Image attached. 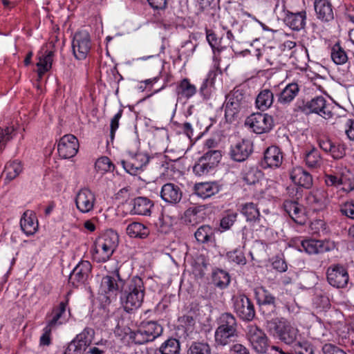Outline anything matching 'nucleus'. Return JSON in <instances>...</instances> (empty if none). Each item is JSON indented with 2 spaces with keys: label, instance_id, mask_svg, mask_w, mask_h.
<instances>
[{
  "label": "nucleus",
  "instance_id": "1",
  "mask_svg": "<svg viewBox=\"0 0 354 354\" xmlns=\"http://www.w3.org/2000/svg\"><path fill=\"white\" fill-rule=\"evenodd\" d=\"M105 268L107 274L101 279L99 295L102 301L110 304L121 295L126 281L131 276V268L129 263L118 261H111Z\"/></svg>",
  "mask_w": 354,
  "mask_h": 354
},
{
  "label": "nucleus",
  "instance_id": "2",
  "mask_svg": "<svg viewBox=\"0 0 354 354\" xmlns=\"http://www.w3.org/2000/svg\"><path fill=\"white\" fill-rule=\"evenodd\" d=\"M145 288L142 279L133 277L126 281L125 288L122 290L120 299L124 310L129 312L138 308L142 304Z\"/></svg>",
  "mask_w": 354,
  "mask_h": 354
},
{
  "label": "nucleus",
  "instance_id": "3",
  "mask_svg": "<svg viewBox=\"0 0 354 354\" xmlns=\"http://www.w3.org/2000/svg\"><path fill=\"white\" fill-rule=\"evenodd\" d=\"M266 327L270 334L286 344H296L301 339L299 329L284 318L267 321Z\"/></svg>",
  "mask_w": 354,
  "mask_h": 354
},
{
  "label": "nucleus",
  "instance_id": "4",
  "mask_svg": "<svg viewBox=\"0 0 354 354\" xmlns=\"http://www.w3.org/2000/svg\"><path fill=\"white\" fill-rule=\"evenodd\" d=\"M217 324L218 327L214 333L215 343L217 346H226L238 337L236 319L232 313L221 314Z\"/></svg>",
  "mask_w": 354,
  "mask_h": 354
},
{
  "label": "nucleus",
  "instance_id": "5",
  "mask_svg": "<svg viewBox=\"0 0 354 354\" xmlns=\"http://www.w3.org/2000/svg\"><path fill=\"white\" fill-rule=\"evenodd\" d=\"M333 106L323 96H317L310 100L299 99L295 104L294 111L305 115L316 113L325 119L332 118Z\"/></svg>",
  "mask_w": 354,
  "mask_h": 354
},
{
  "label": "nucleus",
  "instance_id": "6",
  "mask_svg": "<svg viewBox=\"0 0 354 354\" xmlns=\"http://www.w3.org/2000/svg\"><path fill=\"white\" fill-rule=\"evenodd\" d=\"M119 237L113 230L107 231L97 238L94 244L93 259L96 262L107 261L117 248Z\"/></svg>",
  "mask_w": 354,
  "mask_h": 354
},
{
  "label": "nucleus",
  "instance_id": "7",
  "mask_svg": "<svg viewBox=\"0 0 354 354\" xmlns=\"http://www.w3.org/2000/svg\"><path fill=\"white\" fill-rule=\"evenodd\" d=\"M250 96L243 90L234 88L225 99V116L232 120L241 112H245L250 105Z\"/></svg>",
  "mask_w": 354,
  "mask_h": 354
},
{
  "label": "nucleus",
  "instance_id": "8",
  "mask_svg": "<svg viewBox=\"0 0 354 354\" xmlns=\"http://www.w3.org/2000/svg\"><path fill=\"white\" fill-rule=\"evenodd\" d=\"M163 328L157 322H143L138 330L133 333V339L136 344H142L154 340L162 333Z\"/></svg>",
  "mask_w": 354,
  "mask_h": 354
},
{
  "label": "nucleus",
  "instance_id": "9",
  "mask_svg": "<svg viewBox=\"0 0 354 354\" xmlns=\"http://www.w3.org/2000/svg\"><path fill=\"white\" fill-rule=\"evenodd\" d=\"M222 155L219 150H209L205 153L193 167V171L198 176L206 175L212 171L221 161Z\"/></svg>",
  "mask_w": 354,
  "mask_h": 354
},
{
  "label": "nucleus",
  "instance_id": "10",
  "mask_svg": "<svg viewBox=\"0 0 354 354\" xmlns=\"http://www.w3.org/2000/svg\"><path fill=\"white\" fill-rule=\"evenodd\" d=\"M91 48L89 34L86 31L76 32L72 41L73 54L78 60L84 59Z\"/></svg>",
  "mask_w": 354,
  "mask_h": 354
},
{
  "label": "nucleus",
  "instance_id": "11",
  "mask_svg": "<svg viewBox=\"0 0 354 354\" xmlns=\"http://www.w3.org/2000/svg\"><path fill=\"white\" fill-rule=\"evenodd\" d=\"M252 131L258 134L269 132L273 127L272 117L267 113H256L249 116L245 121Z\"/></svg>",
  "mask_w": 354,
  "mask_h": 354
},
{
  "label": "nucleus",
  "instance_id": "12",
  "mask_svg": "<svg viewBox=\"0 0 354 354\" xmlns=\"http://www.w3.org/2000/svg\"><path fill=\"white\" fill-rule=\"evenodd\" d=\"M68 305V299L67 295L65 300L60 301L58 305L55 306L51 312L46 315L48 319L47 325L55 328L65 323L71 315L69 308H68L67 313Z\"/></svg>",
  "mask_w": 354,
  "mask_h": 354
},
{
  "label": "nucleus",
  "instance_id": "13",
  "mask_svg": "<svg viewBox=\"0 0 354 354\" xmlns=\"http://www.w3.org/2000/svg\"><path fill=\"white\" fill-rule=\"evenodd\" d=\"M326 275L329 284L337 288H345L349 281L347 270L339 264L330 266L327 269Z\"/></svg>",
  "mask_w": 354,
  "mask_h": 354
},
{
  "label": "nucleus",
  "instance_id": "14",
  "mask_svg": "<svg viewBox=\"0 0 354 354\" xmlns=\"http://www.w3.org/2000/svg\"><path fill=\"white\" fill-rule=\"evenodd\" d=\"M234 310L243 321H252L255 316L254 304L245 295H239L234 298Z\"/></svg>",
  "mask_w": 354,
  "mask_h": 354
},
{
  "label": "nucleus",
  "instance_id": "15",
  "mask_svg": "<svg viewBox=\"0 0 354 354\" xmlns=\"http://www.w3.org/2000/svg\"><path fill=\"white\" fill-rule=\"evenodd\" d=\"M149 157L143 153H129L127 160H122L121 164L126 171L131 175H137L148 164Z\"/></svg>",
  "mask_w": 354,
  "mask_h": 354
},
{
  "label": "nucleus",
  "instance_id": "16",
  "mask_svg": "<svg viewBox=\"0 0 354 354\" xmlns=\"http://www.w3.org/2000/svg\"><path fill=\"white\" fill-rule=\"evenodd\" d=\"M79 149L77 138L72 134H66L62 137L57 144V151L60 157L64 159L73 158Z\"/></svg>",
  "mask_w": 354,
  "mask_h": 354
},
{
  "label": "nucleus",
  "instance_id": "17",
  "mask_svg": "<svg viewBox=\"0 0 354 354\" xmlns=\"http://www.w3.org/2000/svg\"><path fill=\"white\" fill-rule=\"evenodd\" d=\"M247 337L253 348L258 353H266L268 338L264 332L255 325L247 327Z\"/></svg>",
  "mask_w": 354,
  "mask_h": 354
},
{
  "label": "nucleus",
  "instance_id": "18",
  "mask_svg": "<svg viewBox=\"0 0 354 354\" xmlns=\"http://www.w3.org/2000/svg\"><path fill=\"white\" fill-rule=\"evenodd\" d=\"M91 268V264L88 261H82L79 263L69 276V283L75 287H78L80 285L84 283L88 278Z\"/></svg>",
  "mask_w": 354,
  "mask_h": 354
},
{
  "label": "nucleus",
  "instance_id": "19",
  "mask_svg": "<svg viewBox=\"0 0 354 354\" xmlns=\"http://www.w3.org/2000/svg\"><path fill=\"white\" fill-rule=\"evenodd\" d=\"M333 246L329 241L304 239L301 241L299 250L314 254L329 251Z\"/></svg>",
  "mask_w": 354,
  "mask_h": 354
},
{
  "label": "nucleus",
  "instance_id": "20",
  "mask_svg": "<svg viewBox=\"0 0 354 354\" xmlns=\"http://www.w3.org/2000/svg\"><path fill=\"white\" fill-rule=\"evenodd\" d=\"M95 196L87 188L81 189L75 197V205L77 209L82 213H88L93 209Z\"/></svg>",
  "mask_w": 354,
  "mask_h": 354
},
{
  "label": "nucleus",
  "instance_id": "21",
  "mask_svg": "<svg viewBox=\"0 0 354 354\" xmlns=\"http://www.w3.org/2000/svg\"><path fill=\"white\" fill-rule=\"evenodd\" d=\"M252 151V144L249 140H243L231 147L230 156L237 162L244 161Z\"/></svg>",
  "mask_w": 354,
  "mask_h": 354
},
{
  "label": "nucleus",
  "instance_id": "22",
  "mask_svg": "<svg viewBox=\"0 0 354 354\" xmlns=\"http://www.w3.org/2000/svg\"><path fill=\"white\" fill-rule=\"evenodd\" d=\"M182 196V190L174 183H166L161 188L160 197L167 203L177 204L180 201Z\"/></svg>",
  "mask_w": 354,
  "mask_h": 354
},
{
  "label": "nucleus",
  "instance_id": "23",
  "mask_svg": "<svg viewBox=\"0 0 354 354\" xmlns=\"http://www.w3.org/2000/svg\"><path fill=\"white\" fill-rule=\"evenodd\" d=\"M283 162L281 149L277 146L269 147L264 152L262 165L264 167L278 168Z\"/></svg>",
  "mask_w": 354,
  "mask_h": 354
},
{
  "label": "nucleus",
  "instance_id": "24",
  "mask_svg": "<svg viewBox=\"0 0 354 354\" xmlns=\"http://www.w3.org/2000/svg\"><path fill=\"white\" fill-rule=\"evenodd\" d=\"M306 200L314 211H319L327 205V193L323 189L313 190L307 195Z\"/></svg>",
  "mask_w": 354,
  "mask_h": 354
},
{
  "label": "nucleus",
  "instance_id": "25",
  "mask_svg": "<svg viewBox=\"0 0 354 354\" xmlns=\"http://www.w3.org/2000/svg\"><path fill=\"white\" fill-rule=\"evenodd\" d=\"M290 177L295 184L300 187L309 189L313 185L312 176L301 167L292 168Z\"/></svg>",
  "mask_w": 354,
  "mask_h": 354
},
{
  "label": "nucleus",
  "instance_id": "26",
  "mask_svg": "<svg viewBox=\"0 0 354 354\" xmlns=\"http://www.w3.org/2000/svg\"><path fill=\"white\" fill-rule=\"evenodd\" d=\"M306 12L305 11L292 12L286 11L284 23L293 30L299 31L303 29L306 25Z\"/></svg>",
  "mask_w": 354,
  "mask_h": 354
},
{
  "label": "nucleus",
  "instance_id": "27",
  "mask_svg": "<svg viewBox=\"0 0 354 354\" xmlns=\"http://www.w3.org/2000/svg\"><path fill=\"white\" fill-rule=\"evenodd\" d=\"M54 57V51L43 48L37 55L38 62L37 63V73L41 79L43 75L48 71L52 67Z\"/></svg>",
  "mask_w": 354,
  "mask_h": 354
},
{
  "label": "nucleus",
  "instance_id": "28",
  "mask_svg": "<svg viewBox=\"0 0 354 354\" xmlns=\"http://www.w3.org/2000/svg\"><path fill=\"white\" fill-rule=\"evenodd\" d=\"M20 226L27 236L35 234L39 227L35 214L30 210L26 211L20 220Z\"/></svg>",
  "mask_w": 354,
  "mask_h": 354
},
{
  "label": "nucleus",
  "instance_id": "29",
  "mask_svg": "<svg viewBox=\"0 0 354 354\" xmlns=\"http://www.w3.org/2000/svg\"><path fill=\"white\" fill-rule=\"evenodd\" d=\"M314 8L319 20L328 22L333 19V6L328 0H315Z\"/></svg>",
  "mask_w": 354,
  "mask_h": 354
},
{
  "label": "nucleus",
  "instance_id": "30",
  "mask_svg": "<svg viewBox=\"0 0 354 354\" xmlns=\"http://www.w3.org/2000/svg\"><path fill=\"white\" fill-rule=\"evenodd\" d=\"M283 208L290 217L297 223L302 225L304 223L305 217L304 209L301 206L295 201H285Z\"/></svg>",
  "mask_w": 354,
  "mask_h": 354
},
{
  "label": "nucleus",
  "instance_id": "31",
  "mask_svg": "<svg viewBox=\"0 0 354 354\" xmlns=\"http://www.w3.org/2000/svg\"><path fill=\"white\" fill-rule=\"evenodd\" d=\"M299 90L297 83L292 82L287 84L277 95V102L282 105L290 104L297 96Z\"/></svg>",
  "mask_w": 354,
  "mask_h": 354
},
{
  "label": "nucleus",
  "instance_id": "32",
  "mask_svg": "<svg viewBox=\"0 0 354 354\" xmlns=\"http://www.w3.org/2000/svg\"><path fill=\"white\" fill-rule=\"evenodd\" d=\"M220 189L219 185L216 182L199 183L194 186L195 194L204 199L218 194Z\"/></svg>",
  "mask_w": 354,
  "mask_h": 354
},
{
  "label": "nucleus",
  "instance_id": "33",
  "mask_svg": "<svg viewBox=\"0 0 354 354\" xmlns=\"http://www.w3.org/2000/svg\"><path fill=\"white\" fill-rule=\"evenodd\" d=\"M133 209L131 212L134 214L148 216L150 215L153 202L146 197H137L132 203Z\"/></svg>",
  "mask_w": 354,
  "mask_h": 354
},
{
  "label": "nucleus",
  "instance_id": "34",
  "mask_svg": "<svg viewBox=\"0 0 354 354\" xmlns=\"http://www.w3.org/2000/svg\"><path fill=\"white\" fill-rule=\"evenodd\" d=\"M197 91L196 86L192 84L187 78L182 80L177 85L176 92L180 98L189 99Z\"/></svg>",
  "mask_w": 354,
  "mask_h": 354
},
{
  "label": "nucleus",
  "instance_id": "35",
  "mask_svg": "<svg viewBox=\"0 0 354 354\" xmlns=\"http://www.w3.org/2000/svg\"><path fill=\"white\" fill-rule=\"evenodd\" d=\"M24 167L21 161L15 160L6 163L3 174H5V180L9 183L16 178L23 171Z\"/></svg>",
  "mask_w": 354,
  "mask_h": 354
},
{
  "label": "nucleus",
  "instance_id": "36",
  "mask_svg": "<svg viewBox=\"0 0 354 354\" xmlns=\"http://www.w3.org/2000/svg\"><path fill=\"white\" fill-rule=\"evenodd\" d=\"M127 234L131 238L145 239L149 234V230L141 223L133 222L128 225Z\"/></svg>",
  "mask_w": 354,
  "mask_h": 354
},
{
  "label": "nucleus",
  "instance_id": "37",
  "mask_svg": "<svg viewBox=\"0 0 354 354\" xmlns=\"http://www.w3.org/2000/svg\"><path fill=\"white\" fill-rule=\"evenodd\" d=\"M204 210L200 207L189 208L185 213V221L191 225H195L203 221Z\"/></svg>",
  "mask_w": 354,
  "mask_h": 354
},
{
  "label": "nucleus",
  "instance_id": "38",
  "mask_svg": "<svg viewBox=\"0 0 354 354\" xmlns=\"http://www.w3.org/2000/svg\"><path fill=\"white\" fill-rule=\"evenodd\" d=\"M274 101V95L269 89L261 91L256 98V106L261 110L265 111L271 106Z\"/></svg>",
  "mask_w": 354,
  "mask_h": 354
},
{
  "label": "nucleus",
  "instance_id": "39",
  "mask_svg": "<svg viewBox=\"0 0 354 354\" xmlns=\"http://www.w3.org/2000/svg\"><path fill=\"white\" fill-rule=\"evenodd\" d=\"M243 180L248 185H255L263 178V172L255 167H245L243 172Z\"/></svg>",
  "mask_w": 354,
  "mask_h": 354
},
{
  "label": "nucleus",
  "instance_id": "40",
  "mask_svg": "<svg viewBox=\"0 0 354 354\" xmlns=\"http://www.w3.org/2000/svg\"><path fill=\"white\" fill-rule=\"evenodd\" d=\"M339 180L344 192L348 193L354 189L353 175L346 167L339 169Z\"/></svg>",
  "mask_w": 354,
  "mask_h": 354
},
{
  "label": "nucleus",
  "instance_id": "41",
  "mask_svg": "<svg viewBox=\"0 0 354 354\" xmlns=\"http://www.w3.org/2000/svg\"><path fill=\"white\" fill-rule=\"evenodd\" d=\"M241 213L245 217L248 222L252 223L260 215L259 210L254 203H245L240 206Z\"/></svg>",
  "mask_w": 354,
  "mask_h": 354
},
{
  "label": "nucleus",
  "instance_id": "42",
  "mask_svg": "<svg viewBox=\"0 0 354 354\" xmlns=\"http://www.w3.org/2000/svg\"><path fill=\"white\" fill-rule=\"evenodd\" d=\"M258 301L261 306V309L264 310V308L267 306H270L271 310L273 312L275 310V297L271 294L268 290L265 288H261L259 292Z\"/></svg>",
  "mask_w": 354,
  "mask_h": 354
},
{
  "label": "nucleus",
  "instance_id": "43",
  "mask_svg": "<svg viewBox=\"0 0 354 354\" xmlns=\"http://www.w3.org/2000/svg\"><path fill=\"white\" fill-rule=\"evenodd\" d=\"M94 335V330L92 328L86 327L80 333L77 334L73 339L86 350L91 344Z\"/></svg>",
  "mask_w": 354,
  "mask_h": 354
},
{
  "label": "nucleus",
  "instance_id": "44",
  "mask_svg": "<svg viewBox=\"0 0 354 354\" xmlns=\"http://www.w3.org/2000/svg\"><path fill=\"white\" fill-rule=\"evenodd\" d=\"M330 57L333 62L337 65H342L348 61V56L344 49L336 43L330 50Z\"/></svg>",
  "mask_w": 354,
  "mask_h": 354
},
{
  "label": "nucleus",
  "instance_id": "45",
  "mask_svg": "<svg viewBox=\"0 0 354 354\" xmlns=\"http://www.w3.org/2000/svg\"><path fill=\"white\" fill-rule=\"evenodd\" d=\"M304 160L308 167L313 169L319 167L322 163L319 151L314 148L306 153Z\"/></svg>",
  "mask_w": 354,
  "mask_h": 354
},
{
  "label": "nucleus",
  "instance_id": "46",
  "mask_svg": "<svg viewBox=\"0 0 354 354\" xmlns=\"http://www.w3.org/2000/svg\"><path fill=\"white\" fill-rule=\"evenodd\" d=\"M215 77L216 73L214 71L209 72L207 77L204 80L200 88V93L205 100L209 99L211 95Z\"/></svg>",
  "mask_w": 354,
  "mask_h": 354
},
{
  "label": "nucleus",
  "instance_id": "47",
  "mask_svg": "<svg viewBox=\"0 0 354 354\" xmlns=\"http://www.w3.org/2000/svg\"><path fill=\"white\" fill-rule=\"evenodd\" d=\"M162 354H179L180 343L175 338H170L166 340L160 347Z\"/></svg>",
  "mask_w": 354,
  "mask_h": 354
},
{
  "label": "nucleus",
  "instance_id": "48",
  "mask_svg": "<svg viewBox=\"0 0 354 354\" xmlns=\"http://www.w3.org/2000/svg\"><path fill=\"white\" fill-rule=\"evenodd\" d=\"M214 234L213 229L207 225H201L194 234L196 240L202 243L209 242Z\"/></svg>",
  "mask_w": 354,
  "mask_h": 354
},
{
  "label": "nucleus",
  "instance_id": "49",
  "mask_svg": "<svg viewBox=\"0 0 354 354\" xmlns=\"http://www.w3.org/2000/svg\"><path fill=\"white\" fill-rule=\"evenodd\" d=\"M95 170L101 174L113 171L115 166L106 156H102L97 160L95 164Z\"/></svg>",
  "mask_w": 354,
  "mask_h": 354
},
{
  "label": "nucleus",
  "instance_id": "50",
  "mask_svg": "<svg viewBox=\"0 0 354 354\" xmlns=\"http://www.w3.org/2000/svg\"><path fill=\"white\" fill-rule=\"evenodd\" d=\"M230 278L227 272L224 270H218L214 272L213 282L216 286L220 288H224L228 286Z\"/></svg>",
  "mask_w": 354,
  "mask_h": 354
},
{
  "label": "nucleus",
  "instance_id": "51",
  "mask_svg": "<svg viewBox=\"0 0 354 354\" xmlns=\"http://www.w3.org/2000/svg\"><path fill=\"white\" fill-rule=\"evenodd\" d=\"M262 56L270 66L274 65L279 56V50L275 47L266 46L262 48Z\"/></svg>",
  "mask_w": 354,
  "mask_h": 354
},
{
  "label": "nucleus",
  "instance_id": "52",
  "mask_svg": "<svg viewBox=\"0 0 354 354\" xmlns=\"http://www.w3.org/2000/svg\"><path fill=\"white\" fill-rule=\"evenodd\" d=\"M293 349L295 354H315L313 346L306 340L295 344Z\"/></svg>",
  "mask_w": 354,
  "mask_h": 354
},
{
  "label": "nucleus",
  "instance_id": "53",
  "mask_svg": "<svg viewBox=\"0 0 354 354\" xmlns=\"http://www.w3.org/2000/svg\"><path fill=\"white\" fill-rule=\"evenodd\" d=\"M228 260L237 265H245L247 262L245 254L241 249H235L227 253Z\"/></svg>",
  "mask_w": 354,
  "mask_h": 354
},
{
  "label": "nucleus",
  "instance_id": "54",
  "mask_svg": "<svg viewBox=\"0 0 354 354\" xmlns=\"http://www.w3.org/2000/svg\"><path fill=\"white\" fill-rule=\"evenodd\" d=\"M187 354H211V348L207 343L194 342L189 347Z\"/></svg>",
  "mask_w": 354,
  "mask_h": 354
},
{
  "label": "nucleus",
  "instance_id": "55",
  "mask_svg": "<svg viewBox=\"0 0 354 354\" xmlns=\"http://www.w3.org/2000/svg\"><path fill=\"white\" fill-rule=\"evenodd\" d=\"M206 34L207 40L214 51L216 50L219 52L225 48V46L221 45V40H218L216 35L212 30H207Z\"/></svg>",
  "mask_w": 354,
  "mask_h": 354
},
{
  "label": "nucleus",
  "instance_id": "56",
  "mask_svg": "<svg viewBox=\"0 0 354 354\" xmlns=\"http://www.w3.org/2000/svg\"><path fill=\"white\" fill-rule=\"evenodd\" d=\"M269 225L268 220L261 214L252 222V227L256 232H265L269 230Z\"/></svg>",
  "mask_w": 354,
  "mask_h": 354
},
{
  "label": "nucleus",
  "instance_id": "57",
  "mask_svg": "<svg viewBox=\"0 0 354 354\" xmlns=\"http://www.w3.org/2000/svg\"><path fill=\"white\" fill-rule=\"evenodd\" d=\"M237 213L229 211L221 220V227L223 229L228 230L234 223L237 218Z\"/></svg>",
  "mask_w": 354,
  "mask_h": 354
},
{
  "label": "nucleus",
  "instance_id": "58",
  "mask_svg": "<svg viewBox=\"0 0 354 354\" xmlns=\"http://www.w3.org/2000/svg\"><path fill=\"white\" fill-rule=\"evenodd\" d=\"M311 230L315 234L319 236L324 235L326 232V225L323 220L318 219L311 223L310 225Z\"/></svg>",
  "mask_w": 354,
  "mask_h": 354
},
{
  "label": "nucleus",
  "instance_id": "59",
  "mask_svg": "<svg viewBox=\"0 0 354 354\" xmlns=\"http://www.w3.org/2000/svg\"><path fill=\"white\" fill-rule=\"evenodd\" d=\"M325 183L327 186L338 187L340 186L339 169L333 171L332 174H326L324 176Z\"/></svg>",
  "mask_w": 354,
  "mask_h": 354
},
{
  "label": "nucleus",
  "instance_id": "60",
  "mask_svg": "<svg viewBox=\"0 0 354 354\" xmlns=\"http://www.w3.org/2000/svg\"><path fill=\"white\" fill-rule=\"evenodd\" d=\"M341 213L349 218L354 219V201L344 203L340 206Z\"/></svg>",
  "mask_w": 354,
  "mask_h": 354
},
{
  "label": "nucleus",
  "instance_id": "61",
  "mask_svg": "<svg viewBox=\"0 0 354 354\" xmlns=\"http://www.w3.org/2000/svg\"><path fill=\"white\" fill-rule=\"evenodd\" d=\"M329 153L334 159H340L346 154V147L344 145H335L333 143Z\"/></svg>",
  "mask_w": 354,
  "mask_h": 354
},
{
  "label": "nucleus",
  "instance_id": "62",
  "mask_svg": "<svg viewBox=\"0 0 354 354\" xmlns=\"http://www.w3.org/2000/svg\"><path fill=\"white\" fill-rule=\"evenodd\" d=\"M86 350L79 344L73 339L68 345L64 354H83Z\"/></svg>",
  "mask_w": 354,
  "mask_h": 354
},
{
  "label": "nucleus",
  "instance_id": "63",
  "mask_svg": "<svg viewBox=\"0 0 354 354\" xmlns=\"http://www.w3.org/2000/svg\"><path fill=\"white\" fill-rule=\"evenodd\" d=\"M14 131L12 127H7L0 132V151L3 149L6 141L11 138V134Z\"/></svg>",
  "mask_w": 354,
  "mask_h": 354
},
{
  "label": "nucleus",
  "instance_id": "64",
  "mask_svg": "<svg viewBox=\"0 0 354 354\" xmlns=\"http://www.w3.org/2000/svg\"><path fill=\"white\" fill-rule=\"evenodd\" d=\"M324 354H342L344 351L332 344H326L322 347Z\"/></svg>",
  "mask_w": 354,
  "mask_h": 354
}]
</instances>
